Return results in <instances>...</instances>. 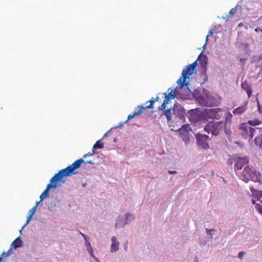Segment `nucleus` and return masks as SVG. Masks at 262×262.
Masks as SVG:
<instances>
[{
    "instance_id": "36",
    "label": "nucleus",
    "mask_w": 262,
    "mask_h": 262,
    "mask_svg": "<svg viewBox=\"0 0 262 262\" xmlns=\"http://www.w3.org/2000/svg\"><path fill=\"white\" fill-rule=\"evenodd\" d=\"M212 34H213L212 30H209V31L208 32V35L206 37V42L208 41V36H210V35H211Z\"/></svg>"
},
{
    "instance_id": "2",
    "label": "nucleus",
    "mask_w": 262,
    "mask_h": 262,
    "mask_svg": "<svg viewBox=\"0 0 262 262\" xmlns=\"http://www.w3.org/2000/svg\"><path fill=\"white\" fill-rule=\"evenodd\" d=\"M239 177L246 183H248L250 180L255 182L261 183L260 173L256 171L254 169L251 168L248 165L244 167Z\"/></svg>"
},
{
    "instance_id": "22",
    "label": "nucleus",
    "mask_w": 262,
    "mask_h": 262,
    "mask_svg": "<svg viewBox=\"0 0 262 262\" xmlns=\"http://www.w3.org/2000/svg\"><path fill=\"white\" fill-rule=\"evenodd\" d=\"M103 147V143L101 142L100 140L97 141L93 146L95 149H101Z\"/></svg>"
},
{
    "instance_id": "3",
    "label": "nucleus",
    "mask_w": 262,
    "mask_h": 262,
    "mask_svg": "<svg viewBox=\"0 0 262 262\" xmlns=\"http://www.w3.org/2000/svg\"><path fill=\"white\" fill-rule=\"evenodd\" d=\"M197 65V60H196L192 63L186 66L184 68L182 72V76L177 81V83L180 88H182L184 86L187 85L188 82L186 81V79L193 74Z\"/></svg>"
},
{
    "instance_id": "43",
    "label": "nucleus",
    "mask_w": 262,
    "mask_h": 262,
    "mask_svg": "<svg viewBox=\"0 0 262 262\" xmlns=\"http://www.w3.org/2000/svg\"><path fill=\"white\" fill-rule=\"evenodd\" d=\"M40 201H42L43 199H45L46 198V197L43 195V194L42 193L41 194V195H40Z\"/></svg>"
},
{
    "instance_id": "47",
    "label": "nucleus",
    "mask_w": 262,
    "mask_h": 262,
    "mask_svg": "<svg viewBox=\"0 0 262 262\" xmlns=\"http://www.w3.org/2000/svg\"><path fill=\"white\" fill-rule=\"evenodd\" d=\"M251 202H252V203L253 204H255V205L256 204V203H255V201L254 200H253V199H252V200H251Z\"/></svg>"
},
{
    "instance_id": "41",
    "label": "nucleus",
    "mask_w": 262,
    "mask_h": 262,
    "mask_svg": "<svg viewBox=\"0 0 262 262\" xmlns=\"http://www.w3.org/2000/svg\"><path fill=\"white\" fill-rule=\"evenodd\" d=\"M80 234H81V235H82V236L83 237V238H84L85 241V243H86V241H88V238H87L85 234H84L82 233L81 232H80Z\"/></svg>"
},
{
    "instance_id": "6",
    "label": "nucleus",
    "mask_w": 262,
    "mask_h": 262,
    "mask_svg": "<svg viewBox=\"0 0 262 262\" xmlns=\"http://www.w3.org/2000/svg\"><path fill=\"white\" fill-rule=\"evenodd\" d=\"M249 159L248 157H246L244 158H238L237 161L234 165V170L236 171V170H241L243 168V167L247 165L249 163Z\"/></svg>"
},
{
    "instance_id": "29",
    "label": "nucleus",
    "mask_w": 262,
    "mask_h": 262,
    "mask_svg": "<svg viewBox=\"0 0 262 262\" xmlns=\"http://www.w3.org/2000/svg\"><path fill=\"white\" fill-rule=\"evenodd\" d=\"M256 101L257 103V110L259 114H262V106L260 105L259 100L257 98H256Z\"/></svg>"
},
{
    "instance_id": "56",
    "label": "nucleus",
    "mask_w": 262,
    "mask_h": 262,
    "mask_svg": "<svg viewBox=\"0 0 262 262\" xmlns=\"http://www.w3.org/2000/svg\"><path fill=\"white\" fill-rule=\"evenodd\" d=\"M260 202L262 203V200H261Z\"/></svg>"
},
{
    "instance_id": "28",
    "label": "nucleus",
    "mask_w": 262,
    "mask_h": 262,
    "mask_svg": "<svg viewBox=\"0 0 262 262\" xmlns=\"http://www.w3.org/2000/svg\"><path fill=\"white\" fill-rule=\"evenodd\" d=\"M216 97H218V100H216V97L214 96V106L219 105L221 103V98L218 95H216Z\"/></svg>"
},
{
    "instance_id": "26",
    "label": "nucleus",
    "mask_w": 262,
    "mask_h": 262,
    "mask_svg": "<svg viewBox=\"0 0 262 262\" xmlns=\"http://www.w3.org/2000/svg\"><path fill=\"white\" fill-rule=\"evenodd\" d=\"M262 60V53L259 55L254 56L253 57V62L257 63Z\"/></svg>"
},
{
    "instance_id": "11",
    "label": "nucleus",
    "mask_w": 262,
    "mask_h": 262,
    "mask_svg": "<svg viewBox=\"0 0 262 262\" xmlns=\"http://www.w3.org/2000/svg\"><path fill=\"white\" fill-rule=\"evenodd\" d=\"M111 241L112 243L111 247V252H116L119 249V243L117 241V238L115 236H113L111 238Z\"/></svg>"
},
{
    "instance_id": "17",
    "label": "nucleus",
    "mask_w": 262,
    "mask_h": 262,
    "mask_svg": "<svg viewBox=\"0 0 262 262\" xmlns=\"http://www.w3.org/2000/svg\"><path fill=\"white\" fill-rule=\"evenodd\" d=\"M22 245V241L20 239V237H18L12 243L11 246L15 249L21 247Z\"/></svg>"
},
{
    "instance_id": "46",
    "label": "nucleus",
    "mask_w": 262,
    "mask_h": 262,
    "mask_svg": "<svg viewBox=\"0 0 262 262\" xmlns=\"http://www.w3.org/2000/svg\"><path fill=\"white\" fill-rule=\"evenodd\" d=\"M255 32H258V31H260V32H262V29H260L259 28H257L255 29Z\"/></svg>"
},
{
    "instance_id": "4",
    "label": "nucleus",
    "mask_w": 262,
    "mask_h": 262,
    "mask_svg": "<svg viewBox=\"0 0 262 262\" xmlns=\"http://www.w3.org/2000/svg\"><path fill=\"white\" fill-rule=\"evenodd\" d=\"M242 136L250 141L253 138L254 135L257 132H260V128L258 127L252 128L249 126L247 123H242L239 127Z\"/></svg>"
},
{
    "instance_id": "54",
    "label": "nucleus",
    "mask_w": 262,
    "mask_h": 262,
    "mask_svg": "<svg viewBox=\"0 0 262 262\" xmlns=\"http://www.w3.org/2000/svg\"><path fill=\"white\" fill-rule=\"evenodd\" d=\"M200 56H201V55H199V58H198V60L199 59V58H200Z\"/></svg>"
},
{
    "instance_id": "16",
    "label": "nucleus",
    "mask_w": 262,
    "mask_h": 262,
    "mask_svg": "<svg viewBox=\"0 0 262 262\" xmlns=\"http://www.w3.org/2000/svg\"><path fill=\"white\" fill-rule=\"evenodd\" d=\"M174 109L172 108L171 107L169 108V109H167L166 110H165L164 112V114L165 116H166L167 121H170L171 119V115L172 114H174Z\"/></svg>"
},
{
    "instance_id": "15",
    "label": "nucleus",
    "mask_w": 262,
    "mask_h": 262,
    "mask_svg": "<svg viewBox=\"0 0 262 262\" xmlns=\"http://www.w3.org/2000/svg\"><path fill=\"white\" fill-rule=\"evenodd\" d=\"M258 132L260 133V135L255 138L254 141L255 144L262 149V129H260V132Z\"/></svg>"
},
{
    "instance_id": "10",
    "label": "nucleus",
    "mask_w": 262,
    "mask_h": 262,
    "mask_svg": "<svg viewBox=\"0 0 262 262\" xmlns=\"http://www.w3.org/2000/svg\"><path fill=\"white\" fill-rule=\"evenodd\" d=\"M241 87L247 92L248 97L250 98L252 93L251 85L247 81H245L242 83Z\"/></svg>"
},
{
    "instance_id": "30",
    "label": "nucleus",
    "mask_w": 262,
    "mask_h": 262,
    "mask_svg": "<svg viewBox=\"0 0 262 262\" xmlns=\"http://www.w3.org/2000/svg\"><path fill=\"white\" fill-rule=\"evenodd\" d=\"M255 208L262 215V206L258 204H256L255 205Z\"/></svg>"
},
{
    "instance_id": "12",
    "label": "nucleus",
    "mask_w": 262,
    "mask_h": 262,
    "mask_svg": "<svg viewBox=\"0 0 262 262\" xmlns=\"http://www.w3.org/2000/svg\"><path fill=\"white\" fill-rule=\"evenodd\" d=\"M250 190L252 193V197L258 201L259 200L262 196V191L255 189L252 187L250 188Z\"/></svg>"
},
{
    "instance_id": "40",
    "label": "nucleus",
    "mask_w": 262,
    "mask_h": 262,
    "mask_svg": "<svg viewBox=\"0 0 262 262\" xmlns=\"http://www.w3.org/2000/svg\"><path fill=\"white\" fill-rule=\"evenodd\" d=\"M80 234H81V235H82V236L83 237V238H84L85 241V243H86V241H88V238H87L85 234H84L82 233L81 232H80Z\"/></svg>"
},
{
    "instance_id": "24",
    "label": "nucleus",
    "mask_w": 262,
    "mask_h": 262,
    "mask_svg": "<svg viewBox=\"0 0 262 262\" xmlns=\"http://www.w3.org/2000/svg\"><path fill=\"white\" fill-rule=\"evenodd\" d=\"M236 8L237 6L235 7L234 8H232L230 11L228 13V15H226V16H223V18L225 19V18L227 17H231L236 12Z\"/></svg>"
},
{
    "instance_id": "32",
    "label": "nucleus",
    "mask_w": 262,
    "mask_h": 262,
    "mask_svg": "<svg viewBox=\"0 0 262 262\" xmlns=\"http://www.w3.org/2000/svg\"><path fill=\"white\" fill-rule=\"evenodd\" d=\"M165 99L164 100L163 103L164 104L166 105V104L168 103V101L170 99H169V96H167V95L166 93L165 94Z\"/></svg>"
},
{
    "instance_id": "49",
    "label": "nucleus",
    "mask_w": 262,
    "mask_h": 262,
    "mask_svg": "<svg viewBox=\"0 0 262 262\" xmlns=\"http://www.w3.org/2000/svg\"><path fill=\"white\" fill-rule=\"evenodd\" d=\"M240 60H241V61H242V62H244V61H245V59L241 58V59H240Z\"/></svg>"
},
{
    "instance_id": "23",
    "label": "nucleus",
    "mask_w": 262,
    "mask_h": 262,
    "mask_svg": "<svg viewBox=\"0 0 262 262\" xmlns=\"http://www.w3.org/2000/svg\"><path fill=\"white\" fill-rule=\"evenodd\" d=\"M232 117V115L230 112H228L226 113L225 116V121H224V122L226 123V124H227L228 122H229L230 123H231Z\"/></svg>"
},
{
    "instance_id": "34",
    "label": "nucleus",
    "mask_w": 262,
    "mask_h": 262,
    "mask_svg": "<svg viewBox=\"0 0 262 262\" xmlns=\"http://www.w3.org/2000/svg\"><path fill=\"white\" fill-rule=\"evenodd\" d=\"M245 254V252H243V251H241L238 253V257L239 258V259H242L244 255Z\"/></svg>"
},
{
    "instance_id": "18",
    "label": "nucleus",
    "mask_w": 262,
    "mask_h": 262,
    "mask_svg": "<svg viewBox=\"0 0 262 262\" xmlns=\"http://www.w3.org/2000/svg\"><path fill=\"white\" fill-rule=\"evenodd\" d=\"M204 130L208 134L211 133L213 135V122L210 121L205 126Z\"/></svg>"
},
{
    "instance_id": "31",
    "label": "nucleus",
    "mask_w": 262,
    "mask_h": 262,
    "mask_svg": "<svg viewBox=\"0 0 262 262\" xmlns=\"http://www.w3.org/2000/svg\"><path fill=\"white\" fill-rule=\"evenodd\" d=\"M167 96H169V99H174L175 98V93L172 90H171Z\"/></svg>"
},
{
    "instance_id": "44",
    "label": "nucleus",
    "mask_w": 262,
    "mask_h": 262,
    "mask_svg": "<svg viewBox=\"0 0 262 262\" xmlns=\"http://www.w3.org/2000/svg\"><path fill=\"white\" fill-rule=\"evenodd\" d=\"M168 173L169 174H175L177 173V171L176 170H169Z\"/></svg>"
},
{
    "instance_id": "52",
    "label": "nucleus",
    "mask_w": 262,
    "mask_h": 262,
    "mask_svg": "<svg viewBox=\"0 0 262 262\" xmlns=\"http://www.w3.org/2000/svg\"><path fill=\"white\" fill-rule=\"evenodd\" d=\"M207 231H208V232H210V231H211V230H207Z\"/></svg>"
},
{
    "instance_id": "14",
    "label": "nucleus",
    "mask_w": 262,
    "mask_h": 262,
    "mask_svg": "<svg viewBox=\"0 0 262 262\" xmlns=\"http://www.w3.org/2000/svg\"><path fill=\"white\" fill-rule=\"evenodd\" d=\"M203 115L205 118H213V108H205L203 111Z\"/></svg>"
},
{
    "instance_id": "53",
    "label": "nucleus",
    "mask_w": 262,
    "mask_h": 262,
    "mask_svg": "<svg viewBox=\"0 0 262 262\" xmlns=\"http://www.w3.org/2000/svg\"><path fill=\"white\" fill-rule=\"evenodd\" d=\"M215 26H214L213 30L215 31Z\"/></svg>"
},
{
    "instance_id": "39",
    "label": "nucleus",
    "mask_w": 262,
    "mask_h": 262,
    "mask_svg": "<svg viewBox=\"0 0 262 262\" xmlns=\"http://www.w3.org/2000/svg\"><path fill=\"white\" fill-rule=\"evenodd\" d=\"M80 234H81V235H82V236L83 237V238H84L85 241V243H86V241H88V238H87L85 234H84L82 233L81 232H80Z\"/></svg>"
},
{
    "instance_id": "5",
    "label": "nucleus",
    "mask_w": 262,
    "mask_h": 262,
    "mask_svg": "<svg viewBox=\"0 0 262 262\" xmlns=\"http://www.w3.org/2000/svg\"><path fill=\"white\" fill-rule=\"evenodd\" d=\"M149 102L150 104L149 105L146 106L145 107H144L142 106H138L136 111H134L133 114H130L127 117V120H130L133 119L135 116H139L141 114V113L143 112L145 108H153V104L155 102L154 100H149L147 102Z\"/></svg>"
},
{
    "instance_id": "21",
    "label": "nucleus",
    "mask_w": 262,
    "mask_h": 262,
    "mask_svg": "<svg viewBox=\"0 0 262 262\" xmlns=\"http://www.w3.org/2000/svg\"><path fill=\"white\" fill-rule=\"evenodd\" d=\"M85 245H86V248H87V250L89 251V252L90 254V255L92 256H93L94 258H95V257L93 255V249H92V246L91 245L89 241H86V243H85Z\"/></svg>"
},
{
    "instance_id": "35",
    "label": "nucleus",
    "mask_w": 262,
    "mask_h": 262,
    "mask_svg": "<svg viewBox=\"0 0 262 262\" xmlns=\"http://www.w3.org/2000/svg\"><path fill=\"white\" fill-rule=\"evenodd\" d=\"M189 128V126L188 125H184L182 126V128L181 129V130H185Z\"/></svg>"
},
{
    "instance_id": "20",
    "label": "nucleus",
    "mask_w": 262,
    "mask_h": 262,
    "mask_svg": "<svg viewBox=\"0 0 262 262\" xmlns=\"http://www.w3.org/2000/svg\"><path fill=\"white\" fill-rule=\"evenodd\" d=\"M247 123L248 125H250L252 126H256L261 124V121H260L259 119H254L253 120L248 121V122Z\"/></svg>"
},
{
    "instance_id": "9",
    "label": "nucleus",
    "mask_w": 262,
    "mask_h": 262,
    "mask_svg": "<svg viewBox=\"0 0 262 262\" xmlns=\"http://www.w3.org/2000/svg\"><path fill=\"white\" fill-rule=\"evenodd\" d=\"M248 101H245L244 103L239 107L235 108L233 111V113L234 115H239L242 114L247 108Z\"/></svg>"
},
{
    "instance_id": "48",
    "label": "nucleus",
    "mask_w": 262,
    "mask_h": 262,
    "mask_svg": "<svg viewBox=\"0 0 262 262\" xmlns=\"http://www.w3.org/2000/svg\"><path fill=\"white\" fill-rule=\"evenodd\" d=\"M195 262H199L198 259L196 257H195Z\"/></svg>"
},
{
    "instance_id": "33",
    "label": "nucleus",
    "mask_w": 262,
    "mask_h": 262,
    "mask_svg": "<svg viewBox=\"0 0 262 262\" xmlns=\"http://www.w3.org/2000/svg\"><path fill=\"white\" fill-rule=\"evenodd\" d=\"M223 239V237L222 236H217L215 238V241H216L217 242V243H219L220 242H221L222 241Z\"/></svg>"
},
{
    "instance_id": "51",
    "label": "nucleus",
    "mask_w": 262,
    "mask_h": 262,
    "mask_svg": "<svg viewBox=\"0 0 262 262\" xmlns=\"http://www.w3.org/2000/svg\"><path fill=\"white\" fill-rule=\"evenodd\" d=\"M94 258L95 259L96 262H99V261L98 260V259L97 258L95 257Z\"/></svg>"
},
{
    "instance_id": "37",
    "label": "nucleus",
    "mask_w": 262,
    "mask_h": 262,
    "mask_svg": "<svg viewBox=\"0 0 262 262\" xmlns=\"http://www.w3.org/2000/svg\"><path fill=\"white\" fill-rule=\"evenodd\" d=\"M183 140L185 141V143H187L189 141V138L188 136H185V138H183Z\"/></svg>"
},
{
    "instance_id": "1",
    "label": "nucleus",
    "mask_w": 262,
    "mask_h": 262,
    "mask_svg": "<svg viewBox=\"0 0 262 262\" xmlns=\"http://www.w3.org/2000/svg\"><path fill=\"white\" fill-rule=\"evenodd\" d=\"M84 161L81 159L75 161L71 165L67 167L66 168L60 170L57 173L55 174L51 179L50 183L48 184L47 188L42 193L43 195L47 198L49 196V190L53 188H56L57 186L58 182H64L62 180L63 177L69 176L71 174L74 173V170L78 168Z\"/></svg>"
},
{
    "instance_id": "8",
    "label": "nucleus",
    "mask_w": 262,
    "mask_h": 262,
    "mask_svg": "<svg viewBox=\"0 0 262 262\" xmlns=\"http://www.w3.org/2000/svg\"><path fill=\"white\" fill-rule=\"evenodd\" d=\"M226 123L224 121H221L216 123L214 122V136H217L219 134L220 130L225 126Z\"/></svg>"
},
{
    "instance_id": "19",
    "label": "nucleus",
    "mask_w": 262,
    "mask_h": 262,
    "mask_svg": "<svg viewBox=\"0 0 262 262\" xmlns=\"http://www.w3.org/2000/svg\"><path fill=\"white\" fill-rule=\"evenodd\" d=\"M36 210V206H34L30 211H29V215L27 217V220L26 221V225L28 224L30 221L32 215L35 213Z\"/></svg>"
},
{
    "instance_id": "27",
    "label": "nucleus",
    "mask_w": 262,
    "mask_h": 262,
    "mask_svg": "<svg viewBox=\"0 0 262 262\" xmlns=\"http://www.w3.org/2000/svg\"><path fill=\"white\" fill-rule=\"evenodd\" d=\"M12 251V250L10 248L7 251V253L4 252L2 255L3 257L0 256V261L2 260V259H3V257H6L8 256L11 253Z\"/></svg>"
},
{
    "instance_id": "25",
    "label": "nucleus",
    "mask_w": 262,
    "mask_h": 262,
    "mask_svg": "<svg viewBox=\"0 0 262 262\" xmlns=\"http://www.w3.org/2000/svg\"><path fill=\"white\" fill-rule=\"evenodd\" d=\"M224 132L225 134L228 136H230L232 134V132L231 130L230 129V127L227 126V124L225 125V126H224Z\"/></svg>"
},
{
    "instance_id": "13",
    "label": "nucleus",
    "mask_w": 262,
    "mask_h": 262,
    "mask_svg": "<svg viewBox=\"0 0 262 262\" xmlns=\"http://www.w3.org/2000/svg\"><path fill=\"white\" fill-rule=\"evenodd\" d=\"M223 114V110L221 108H214V119H219Z\"/></svg>"
},
{
    "instance_id": "42",
    "label": "nucleus",
    "mask_w": 262,
    "mask_h": 262,
    "mask_svg": "<svg viewBox=\"0 0 262 262\" xmlns=\"http://www.w3.org/2000/svg\"><path fill=\"white\" fill-rule=\"evenodd\" d=\"M81 159L82 160V159ZM82 160L84 161L83 163L92 164H94L92 160L86 161V162H85L84 160H83V159H82ZM82 163H83V162L81 164H82Z\"/></svg>"
},
{
    "instance_id": "7",
    "label": "nucleus",
    "mask_w": 262,
    "mask_h": 262,
    "mask_svg": "<svg viewBox=\"0 0 262 262\" xmlns=\"http://www.w3.org/2000/svg\"><path fill=\"white\" fill-rule=\"evenodd\" d=\"M208 136L206 135H202L197 137V142L198 145L204 149L209 148V145L207 142Z\"/></svg>"
},
{
    "instance_id": "55",
    "label": "nucleus",
    "mask_w": 262,
    "mask_h": 262,
    "mask_svg": "<svg viewBox=\"0 0 262 262\" xmlns=\"http://www.w3.org/2000/svg\"><path fill=\"white\" fill-rule=\"evenodd\" d=\"M260 67H261V69H262V64H261V65H260Z\"/></svg>"
},
{
    "instance_id": "45",
    "label": "nucleus",
    "mask_w": 262,
    "mask_h": 262,
    "mask_svg": "<svg viewBox=\"0 0 262 262\" xmlns=\"http://www.w3.org/2000/svg\"><path fill=\"white\" fill-rule=\"evenodd\" d=\"M92 154H91L90 152H89V153H88V154H87L84 155L83 156V158H85L87 156H92Z\"/></svg>"
},
{
    "instance_id": "38",
    "label": "nucleus",
    "mask_w": 262,
    "mask_h": 262,
    "mask_svg": "<svg viewBox=\"0 0 262 262\" xmlns=\"http://www.w3.org/2000/svg\"><path fill=\"white\" fill-rule=\"evenodd\" d=\"M165 107H166V105L162 103V105L159 107V109H161V110L163 111V110H165Z\"/></svg>"
},
{
    "instance_id": "50",
    "label": "nucleus",
    "mask_w": 262,
    "mask_h": 262,
    "mask_svg": "<svg viewBox=\"0 0 262 262\" xmlns=\"http://www.w3.org/2000/svg\"><path fill=\"white\" fill-rule=\"evenodd\" d=\"M40 202V201H39V202H36V207H37V205L39 204V202Z\"/></svg>"
}]
</instances>
